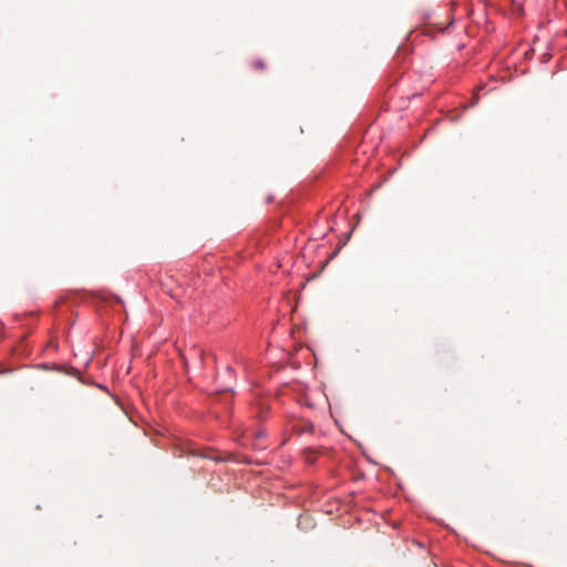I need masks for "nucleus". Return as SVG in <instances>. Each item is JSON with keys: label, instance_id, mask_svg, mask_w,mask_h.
Returning a JSON list of instances; mask_svg holds the SVG:
<instances>
[{"label": "nucleus", "instance_id": "1", "mask_svg": "<svg viewBox=\"0 0 567 567\" xmlns=\"http://www.w3.org/2000/svg\"><path fill=\"white\" fill-rule=\"evenodd\" d=\"M289 426L291 429V433L301 435L313 431V425L308 420H296L292 419L289 421Z\"/></svg>", "mask_w": 567, "mask_h": 567}, {"label": "nucleus", "instance_id": "2", "mask_svg": "<svg viewBox=\"0 0 567 567\" xmlns=\"http://www.w3.org/2000/svg\"><path fill=\"white\" fill-rule=\"evenodd\" d=\"M252 66H254V69H256V70H262V69H265V64H264V62H262L261 60L255 61V62L252 63Z\"/></svg>", "mask_w": 567, "mask_h": 567}, {"label": "nucleus", "instance_id": "3", "mask_svg": "<svg viewBox=\"0 0 567 567\" xmlns=\"http://www.w3.org/2000/svg\"><path fill=\"white\" fill-rule=\"evenodd\" d=\"M264 435H265V432H264V431H257V432H255V436H256L257 439L262 437Z\"/></svg>", "mask_w": 567, "mask_h": 567}]
</instances>
